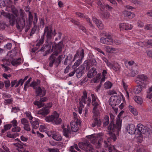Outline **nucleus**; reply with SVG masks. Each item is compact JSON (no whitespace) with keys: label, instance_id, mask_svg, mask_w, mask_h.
Instances as JSON below:
<instances>
[{"label":"nucleus","instance_id":"1","mask_svg":"<svg viewBox=\"0 0 152 152\" xmlns=\"http://www.w3.org/2000/svg\"><path fill=\"white\" fill-rule=\"evenodd\" d=\"M12 14L4 12L3 15L9 19V23L12 26H14L15 23L18 29L23 28L25 26V19L23 17H19L18 11L17 10H12Z\"/></svg>","mask_w":152,"mask_h":152},{"label":"nucleus","instance_id":"2","mask_svg":"<svg viewBox=\"0 0 152 152\" xmlns=\"http://www.w3.org/2000/svg\"><path fill=\"white\" fill-rule=\"evenodd\" d=\"M55 36L56 34V33L55 32V30L54 31L53 33V31L50 27L48 26H46L44 29V33L43 35L42 36L41 39L39 40V42L36 45V48L35 50H32L33 52H35V50H37L39 48V47L44 42V40L45 36H46L47 38L46 42L48 43L50 40L51 39L53 35ZM48 45H46L47 46Z\"/></svg>","mask_w":152,"mask_h":152},{"label":"nucleus","instance_id":"3","mask_svg":"<svg viewBox=\"0 0 152 152\" xmlns=\"http://www.w3.org/2000/svg\"><path fill=\"white\" fill-rule=\"evenodd\" d=\"M121 129V125L119 123L117 122L116 125H115L113 120L110 121L109 126L107 127V130L112 133L110 137L107 138V141L108 143H109L111 140H113L114 141L116 140V137L115 134L112 132H118Z\"/></svg>","mask_w":152,"mask_h":152},{"label":"nucleus","instance_id":"4","mask_svg":"<svg viewBox=\"0 0 152 152\" xmlns=\"http://www.w3.org/2000/svg\"><path fill=\"white\" fill-rule=\"evenodd\" d=\"M63 47V43L62 42H60L58 44L56 45L55 46H53L52 50L54 51V52L52 54L50 57V61L49 63V66L50 67H52L53 64L56 59L55 56H57L58 54L61 51Z\"/></svg>","mask_w":152,"mask_h":152},{"label":"nucleus","instance_id":"5","mask_svg":"<svg viewBox=\"0 0 152 152\" xmlns=\"http://www.w3.org/2000/svg\"><path fill=\"white\" fill-rule=\"evenodd\" d=\"M79 104L77 106L78 112L79 114H81L82 112L83 109L84 107V105L83 104H87V106L89 107L91 105V99L89 97H87V92L84 91L83 92V94L81 98L79 99Z\"/></svg>","mask_w":152,"mask_h":152},{"label":"nucleus","instance_id":"6","mask_svg":"<svg viewBox=\"0 0 152 152\" xmlns=\"http://www.w3.org/2000/svg\"><path fill=\"white\" fill-rule=\"evenodd\" d=\"M102 133H100L97 134H94L88 135L87 137L90 140L92 144L96 146V148H99L101 146L103 140L102 137Z\"/></svg>","mask_w":152,"mask_h":152},{"label":"nucleus","instance_id":"7","mask_svg":"<svg viewBox=\"0 0 152 152\" xmlns=\"http://www.w3.org/2000/svg\"><path fill=\"white\" fill-rule=\"evenodd\" d=\"M59 115L56 111H54L51 115L47 116L45 117V120L48 122H52L56 125L61 122V119L59 118Z\"/></svg>","mask_w":152,"mask_h":152},{"label":"nucleus","instance_id":"8","mask_svg":"<svg viewBox=\"0 0 152 152\" xmlns=\"http://www.w3.org/2000/svg\"><path fill=\"white\" fill-rule=\"evenodd\" d=\"M84 50L83 49H81L80 50H77L76 54L74 56V58L77 56H79L80 59L77 60L75 63L72 67L73 69H75L81 64L82 62V60L83 58L84 57Z\"/></svg>","mask_w":152,"mask_h":152},{"label":"nucleus","instance_id":"9","mask_svg":"<svg viewBox=\"0 0 152 152\" xmlns=\"http://www.w3.org/2000/svg\"><path fill=\"white\" fill-rule=\"evenodd\" d=\"M79 147L86 152H95L93 146L88 143L80 142L79 144Z\"/></svg>","mask_w":152,"mask_h":152},{"label":"nucleus","instance_id":"10","mask_svg":"<svg viewBox=\"0 0 152 152\" xmlns=\"http://www.w3.org/2000/svg\"><path fill=\"white\" fill-rule=\"evenodd\" d=\"M120 97L117 96H112L109 99L110 104L112 107H114L118 104L121 102Z\"/></svg>","mask_w":152,"mask_h":152},{"label":"nucleus","instance_id":"11","mask_svg":"<svg viewBox=\"0 0 152 152\" xmlns=\"http://www.w3.org/2000/svg\"><path fill=\"white\" fill-rule=\"evenodd\" d=\"M70 124L72 132H76L78 130V125H81L80 121V119H76V121H72Z\"/></svg>","mask_w":152,"mask_h":152},{"label":"nucleus","instance_id":"12","mask_svg":"<svg viewBox=\"0 0 152 152\" xmlns=\"http://www.w3.org/2000/svg\"><path fill=\"white\" fill-rule=\"evenodd\" d=\"M63 129V135L66 137H68L72 133V131L70 129L69 125L64 124L62 126Z\"/></svg>","mask_w":152,"mask_h":152},{"label":"nucleus","instance_id":"13","mask_svg":"<svg viewBox=\"0 0 152 152\" xmlns=\"http://www.w3.org/2000/svg\"><path fill=\"white\" fill-rule=\"evenodd\" d=\"M137 78L140 80H136V82L137 83H140L142 86H144L146 84V82L148 79L147 77L144 74L138 75L137 76Z\"/></svg>","mask_w":152,"mask_h":152},{"label":"nucleus","instance_id":"14","mask_svg":"<svg viewBox=\"0 0 152 152\" xmlns=\"http://www.w3.org/2000/svg\"><path fill=\"white\" fill-rule=\"evenodd\" d=\"M85 67L84 65H81L78 68L75 69L76 76L78 78L80 77L84 74Z\"/></svg>","mask_w":152,"mask_h":152},{"label":"nucleus","instance_id":"15","mask_svg":"<svg viewBox=\"0 0 152 152\" xmlns=\"http://www.w3.org/2000/svg\"><path fill=\"white\" fill-rule=\"evenodd\" d=\"M97 4L100 8V10L102 12L106 10H111L112 9L111 7L108 4L105 5L104 3H102V2L99 0H98Z\"/></svg>","mask_w":152,"mask_h":152},{"label":"nucleus","instance_id":"16","mask_svg":"<svg viewBox=\"0 0 152 152\" xmlns=\"http://www.w3.org/2000/svg\"><path fill=\"white\" fill-rule=\"evenodd\" d=\"M133 26L132 25L128 23H121L119 24L121 31L130 30L133 28Z\"/></svg>","mask_w":152,"mask_h":152},{"label":"nucleus","instance_id":"17","mask_svg":"<svg viewBox=\"0 0 152 152\" xmlns=\"http://www.w3.org/2000/svg\"><path fill=\"white\" fill-rule=\"evenodd\" d=\"M35 93L37 96L42 97L45 95L46 90L44 88L38 86L36 88Z\"/></svg>","mask_w":152,"mask_h":152},{"label":"nucleus","instance_id":"18","mask_svg":"<svg viewBox=\"0 0 152 152\" xmlns=\"http://www.w3.org/2000/svg\"><path fill=\"white\" fill-rule=\"evenodd\" d=\"M126 129L127 132L131 134H134L136 131L135 126L132 124H128Z\"/></svg>","mask_w":152,"mask_h":152},{"label":"nucleus","instance_id":"19","mask_svg":"<svg viewBox=\"0 0 152 152\" xmlns=\"http://www.w3.org/2000/svg\"><path fill=\"white\" fill-rule=\"evenodd\" d=\"M48 100V98L47 97H44L40 99L39 101H35L34 102V104L35 105L37 106L39 108H40L43 106V104L42 102H45Z\"/></svg>","mask_w":152,"mask_h":152},{"label":"nucleus","instance_id":"20","mask_svg":"<svg viewBox=\"0 0 152 152\" xmlns=\"http://www.w3.org/2000/svg\"><path fill=\"white\" fill-rule=\"evenodd\" d=\"M137 133L139 136H140L142 134H144L146 132L145 127L141 124H139L137 125Z\"/></svg>","mask_w":152,"mask_h":152},{"label":"nucleus","instance_id":"21","mask_svg":"<svg viewBox=\"0 0 152 152\" xmlns=\"http://www.w3.org/2000/svg\"><path fill=\"white\" fill-rule=\"evenodd\" d=\"M2 61L3 63V64H1L2 68L5 71H7L9 68L6 66L10 65L11 63V61L9 60L6 59H2Z\"/></svg>","mask_w":152,"mask_h":152},{"label":"nucleus","instance_id":"22","mask_svg":"<svg viewBox=\"0 0 152 152\" xmlns=\"http://www.w3.org/2000/svg\"><path fill=\"white\" fill-rule=\"evenodd\" d=\"M70 21L75 24L77 25L79 27V29L81 30L84 32H86V29L85 27L80 25V23L77 20H75L73 19H71Z\"/></svg>","mask_w":152,"mask_h":152},{"label":"nucleus","instance_id":"23","mask_svg":"<svg viewBox=\"0 0 152 152\" xmlns=\"http://www.w3.org/2000/svg\"><path fill=\"white\" fill-rule=\"evenodd\" d=\"M97 73L96 70L94 68H92L88 72L87 76L89 78H91L96 75Z\"/></svg>","mask_w":152,"mask_h":152},{"label":"nucleus","instance_id":"24","mask_svg":"<svg viewBox=\"0 0 152 152\" xmlns=\"http://www.w3.org/2000/svg\"><path fill=\"white\" fill-rule=\"evenodd\" d=\"M92 19L98 28L100 29H102L103 28V25L100 20L94 17H93Z\"/></svg>","mask_w":152,"mask_h":152},{"label":"nucleus","instance_id":"25","mask_svg":"<svg viewBox=\"0 0 152 152\" xmlns=\"http://www.w3.org/2000/svg\"><path fill=\"white\" fill-rule=\"evenodd\" d=\"M101 125V121L99 119L97 118H95L94 119L93 122L92 124V126L94 127L97 126L98 127H100Z\"/></svg>","mask_w":152,"mask_h":152},{"label":"nucleus","instance_id":"26","mask_svg":"<svg viewBox=\"0 0 152 152\" xmlns=\"http://www.w3.org/2000/svg\"><path fill=\"white\" fill-rule=\"evenodd\" d=\"M137 44L141 47L147 46L148 45H152V40H149L147 42H137Z\"/></svg>","mask_w":152,"mask_h":152},{"label":"nucleus","instance_id":"27","mask_svg":"<svg viewBox=\"0 0 152 152\" xmlns=\"http://www.w3.org/2000/svg\"><path fill=\"white\" fill-rule=\"evenodd\" d=\"M50 112L49 108L47 107H43L38 111V113L45 115L48 114Z\"/></svg>","mask_w":152,"mask_h":152},{"label":"nucleus","instance_id":"28","mask_svg":"<svg viewBox=\"0 0 152 152\" xmlns=\"http://www.w3.org/2000/svg\"><path fill=\"white\" fill-rule=\"evenodd\" d=\"M51 136L54 140L58 141H60L62 139V137L60 134L58 132H55L52 134Z\"/></svg>","mask_w":152,"mask_h":152},{"label":"nucleus","instance_id":"29","mask_svg":"<svg viewBox=\"0 0 152 152\" xmlns=\"http://www.w3.org/2000/svg\"><path fill=\"white\" fill-rule=\"evenodd\" d=\"M104 143L105 144V146L106 147H107L109 152H115L116 150L114 145H112L111 144H109L107 141H104Z\"/></svg>","mask_w":152,"mask_h":152},{"label":"nucleus","instance_id":"30","mask_svg":"<svg viewBox=\"0 0 152 152\" xmlns=\"http://www.w3.org/2000/svg\"><path fill=\"white\" fill-rule=\"evenodd\" d=\"M124 16L126 17H128L129 18L132 19L135 16L134 13L127 10H124L123 12Z\"/></svg>","mask_w":152,"mask_h":152},{"label":"nucleus","instance_id":"31","mask_svg":"<svg viewBox=\"0 0 152 152\" xmlns=\"http://www.w3.org/2000/svg\"><path fill=\"white\" fill-rule=\"evenodd\" d=\"M140 83L139 84V85L135 86L133 89V91L135 94H137L141 92L142 90V86Z\"/></svg>","mask_w":152,"mask_h":152},{"label":"nucleus","instance_id":"32","mask_svg":"<svg viewBox=\"0 0 152 152\" xmlns=\"http://www.w3.org/2000/svg\"><path fill=\"white\" fill-rule=\"evenodd\" d=\"M99 100H97L94 102H92V104L94 107L93 110L94 113L95 114V115H96V109H97L99 105Z\"/></svg>","mask_w":152,"mask_h":152},{"label":"nucleus","instance_id":"33","mask_svg":"<svg viewBox=\"0 0 152 152\" xmlns=\"http://www.w3.org/2000/svg\"><path fill=\"white\" fill-rule=\"evenodd\" d=\"M131 69L132 70L128 74V76L134 77L139 72V71L138 70V67L137 69H136L134 68V69L132 68Z\"/></svg>","mask_w":152,"mask_h":152},{"label":"nucleus","instance_id":"34","mask_svg":"<svg viewBox=\"0 0 152 152\" xmlns=\"http://www.w3.org/2000/svg\"><path fill=\"white\" fill-rule=\"evenodd\" d=\"M30 123L31 124L33 129H37L39 126V122L37 120L34 121L32 120L30 121Z\"/></svg>","mask_w":152,"mask_h":152},{"label":"nucleus","instance_id":"35","mask_svg":"<svg viewBox=\"0 0 152 152\" xmlns=\"http://www.w3.org/2000/svg\"><path fill=\"white\" fill-rule=\"evenodd\" d=\"M21 59L20 58L14 59L11 61V64L14 66H17L21 63Z\"/></svg>","mask_w":152,"mask_h":152},{"label":"nucleus","instance_id":"36","mask_svg":"<svg viewBox=\"0 0 152 152\" xmlns=\"http://www.w3.org/2000/svg\"><path fill=\"white\" fill-rule=\"evenodd\" d=\"M103 122L104 127H106L110 123L109 117L107 115L105 116L103 119Z\"/></svg>","mask_w":152,"mask_h":152},{"label":"nucleus","instance_id":"37","mask_svg":"<svg viewBox=\"0 0 152 152\" xmlns=\"http://www.w3.org/2000/svg\"><path fill=\"white\" fill-rule=\"evenodd\" d=\"M12 125L11 124H8L4 125V129L1 130V133H4L5 132L10 129L12 127Z\"/></svg>","mask_w":152,"mask_h":152},{"label":"nucleus","instance_id":"38","mask_svg":"<svg viewBox=\"0 0 152 152\" xmlns=\"http://www.w3.org/2000/svg\"><path fill=\"white\" fill-rule=\"evenodd\" d=\"M107 45H112L113 44V40L110 35L107 34Z\"/></svg>","mask_w":152,"mask_h":152},{"label":"nucleus","instance_id":"39","mask_svg":"<svg viewBox=\"0 0 152 152\" xmlns=\"http://www.w3.org/2000/svg\"><path fill=\"white\" fill-rule=\"evenodd\" d=\"M121 66L117 63H114L113 64V67L111 69H113L116 72L119 71L120 70Z\"/></svg>","mask_w":152,"mask_h":152},{"label":"nucleus","instance_id":"40","mask_svg":"<svg viewBox=\"0 0 152 152\" xmlns=\"http://www.w3.org/2000/svg\"><path fill=\"white\" fill-rule=\"evenodd\" d=\"M122 84H123V86L124 89L125 91L126 92V96L127 99H129V95L128 92L127 91V88L128 87V86L127 85L126 83L123 80L122 81Z\"/></svg>","mask_w":152,"mask_h":152},{"label":"nucleus","instance_id":"41","mask_svg":"<svg viewBox=\"0 0 152 152\" xmlns=\"http://www.w3.org/2000/svg\"><path fill=\"white\" fill-rule=\"evenodd\" d=\"M104 48L107 52L109 53H113L114 51L116 50V49L115 48L109 46L105 47Z\"/></svg>","mask_w":152,"mask_h":152},{"label":"nucleus","instance_id":"42","mask_svg":"<svg viewBox=\"0 0 152 152\" xmlns=\"http://www.w3.org/2000/svg\"><path fill=\"white\" fill-rule=\"evenodd\" d=\"M5 6L7 7L6 10L8 11V10H7V9H8L7 8H10L12 7L13 6V2L11 0H6L5 1Z\"/></svg>","mask_w":152,"mask_h":152},{"label":"nucleus","instance_id":"43","mask_svg":"<svg viewBox=\"0 0 152 152\" xmlns=\"http://www.w3.org/2000/svg\"><path fill=\"white\" fill-rule=\"evenodd\" d=\"M134 100L138 104H141L143 102V100L141 98L137 96H135L134 97Z\"/></svg>","mask_w":152,"mask_h":152},{"label":"nucleus","instance_id":"44","mask_svg":"<svg viewBox=\"0 0 152 152\" xmlns=\"http://www.w3.org/2000/svg\"><path fill=\"white\" fill-rule=\"evenodd\" d=\"M129 109L130 111L135 116L137 115L138 112L132 106L129 105Z\"/></svg>","mask_w":152,"mask_h":152},{"label":"nucleus","instance_id":"45","mask_svg":"<svg viewBox=\"0 0 152 152\" xmlns=\"http://www.w3.org/2000/svg\"><path fill=\"white\" fill-rule=\"evenodd\" d=\"M128 64L132 68H133L134 67V68H135L136 69H137L138 66L134 61H129L128 62Z\"/></svg>","mask_w":152,"mask_h":152},{"label":"nucleus","instance_id":"46","mask_svg":"<svg viewBox=\"0 0 152 152\" xmlns=\"http://www.w3.org/2000/svg\"><path fill=\"white\" fill-rule=\"evenodd\" d=\"M112 83L110 81L106 82L104 83V86L106 89H110L112 86Z\"/></svg>","mask_w":152,"mask_h":152},{"label":"nucleus","instance_id":"47","mask_svg":"<svg viewBox=\"0 0 152 152\" xmlns=\"http://www.w3.org/2000/svg\"><path fill=\"white\" fill-rule=\"evenodd\" d=\"M107 34H106L104 37H102L100 39L101 42L104 44H107Z\"/></svg>","mask_w":152,"mask_h":152},{"label":"nucleus","instance_id":"48","mask_svg":"<svg viewBox=\"0 0 152 152\" xmlns=\"http://www.w3.org/2000/svg\"><path fill=\"white\" fill-rule=\"evenodd\" d=\"M13 101V99L12 98L4 99V103L5 105L10 104L12 103Z\"/></svg>","mask_w":152,"mask_h":152},{"label":"nucleus","instance_id":"49","mask_svg":"<svg viewBox=\"0 0 152 152\" xmlns=\"http://www.w3.org/2000/svg\"><path fill=\"white\" fill-rule=\"evenodd\" d=\"M101 15L102 18L105 19H107L110 16L109 13L107 12H104V13H101Z\"/></svg>","mask_w":152,"mask_h":152},{"label":"nucleus","instance_id":"50","mask_svg":"<svg viewBox=\"0 0 152 152\" xmlns=\"http://www.w3.org/2000/svg\"><path fill=\"white\" fill-rule=\"evenodd\" d=\"M28 22L30 24L32 23L33 18V16L31 12H29L28 13Z\"/></svg>","mask_w":152,"mask_h":152},{"label":"nucleus","instance_id":"51","mask_svg":"<svg viewBox=\"0 0 152 152\" xmlns=\"http://www.w3.org/2000/svg\"><path fill=\"white\" fill-rule=\"evenodd\" d=\"M20 122L24 126L29 124L28 121L25 118H23L21 119Z\"/></svg>","mask_w":152,"mask_h":152},{"label":"nucleus","instance_id":"52","mask_svg":"<svg viewBox=\"0 0 152 152\" xmlns=\"http://www.w3.org/2000/svg\"><path fill=\"white\" fill-rule=\"evenodd\" d=\"M71 57L70 56H67V57L66 58L64 62V64L65 65H67L70 62V59Z\"/></svg>","mask_w":152,"mask_h":152},{"label":"nucleus","instance_id":"53","mask_svg":"<svg viewBox=\"0 0 152 152\" xmlns=\"http://www.w3.org/2000/svg\"><path fill=\"white\" fill-rule=\"evenodd\" d=\"M92 97V102H94L99 100L97 97L96 95L95 94H91Z\"/></svg>","mask_w":152,"mask_h":152},{"label":"nucleus","instance_id":"54","mask_svg":"<svg viewBox=\"0 0 152 152\" xmlns=\"http://www.w3.org/2000/svg\"><path fill=\"white\" fill-rule=\"evenodd\" d=\"M145 29L146 30L151 31L152 32V25L150 24L146 25L145 26Z\"/></svg>","mask_w":152,"mask_h":152},{"label":"nucleus","instance_id":"55","mask_svg":"<svg viewBox=\"0 0 152 152\" xmlns=\"http://www.w3.org/2000/svg\"><path fill=\"white\" fill-rule=\"evenodd\" d=\"M25 114L26 116L31 121L33 117L31 115V113L30 112H26L25 113Z\"/></svg>","mask_w":152,"mask_h":152},{"label":"nucleus","instance_id":"56","mask_svg":"<svg viewBox=\"0 0 152 152\" xmlns=\"http://www.w3.org/2000/svg\"><path fill=\"white\" fill-rule=\"evenodd\" d=\"M20 130V128L18 126H16L12 128V132H19Z\"/></svg>","mask_w":152,"mask_h":152},{"label":"nucleus","instance_id":"57","mask_svg":"<svg viewBox=\"0 0 152 152\" xmlns=\"http://www.w3.org/2000/svg\"><path fill=\"white\" fill-rule=\"evenodd\" d=\"M16 146L18 148H23V145H24L21 141H20L19 143H18L15 144Z\"/></svg>","mask_w":152,"mask_h":152},{"label":"nucleus","instance_id":"58","mask_svg":"<svg viewBox=\"0 0 152 152\" xmlns=\"http://www.w3.org/2000/svg\"><path fill=\"white\" fill-rule=\"evenodd\" d=\"M24 128L25 130L27 131H30L31 130L29 124L24 126Z\"/></svg>","mask_w":152,"mask_h":152},{"label":"nucleus","instance_id":"59","mask_svg":"<svg viewBox=\"0 0 152 152\" xmlns=\"http://www.w3.org/2000/svg\"><path fill=\"white\" fill-rule=\"evenodd\" d=\"M75 14L78 17L80 18H84L85 17V15L83 13L79 12H76L75 13Z\"/></svg>","mask_w":152,"mask_h":152},{"label":"nucleus","instance_id":"60","mask_svg":"<svg viewBox=\"0 0 152 152\" xmlns=\"http://www.w3.org/2000/svg\"><path fill=\"white\" fill-rule=\"evenodd\" d=\"M37 85V83L35 81L32 82L30 85V86L33 87L34 89H36L37 87L36 86Z\"/></svg>","mask_w":152,"mask_h":152},{"label":"nucleus","instance_id":"61","mask_svg":"<svg viewBox=\"0 0 152 152\" xmlns=\"http://www.w3.org/2000/svg\"><path fill=\"white\" fill-rule=\"evenodd\" d=\"M24 82V80H23V79H20L19 80V82L18 83H17V84H16L15 85V87H18L20 84L21 86H22V85L23 83Z\"/></svg>","mask_w":152,"mask_h":152},{"label":"nucleus","instance_id":"62","mask_svg":"<svg viewBox=\"0 0 152 152\" xmlns=\"http://www.w3.org/2000/svg\"><path fill=\"white\" fill-rule=\"evenodd\" d=\"M3 96L4 97V99H8L11 98V95L9 94H7L6 93L4 94Z\"/></svg>","mask_w":152,"mask_h":152},{"label":"nucleus","instance_id":"63","mask_svg":"<svg viewBox=\"0 0 152 152\" xmlns=\"http://www.w3.org/2000/svg\"><path fill=\"white\" fill-rule=\"evenodd\" d=\"M137 24L138 26L140 27H142L144 26V23L141 20H138Z\"/></svg>","mask_w":152,"mask_h":152},{"label":"nucleus","instance_id":"64","mask_svg":"<svg viewBox=\"0 0 152 152\" xmlns=\"http://www.w3.org/2000/svg\"><path fill=\"white\" fill-rule=\"evenodd\" d=\"M5 86L6 88L9 87L10 85V81L8 80H7L4 81Z\"/></svg>","mask_w":152,"mask_h":152}]
</instances>
